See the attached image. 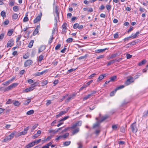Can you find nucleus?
<instances>
[{
  "instance_id": "1",
  "label": "nucleus",
  "mask_w": 148,
  "mask_h": 148,
  "mask_svg": "<svg viewBox=\"0 0 148 148\" xmlns=\"http://www.w3.org/2000/svg\"><path fill=\"white\" fill-rule=\"evenodd\" d=\"M29 128L30 127L29 126H28L27 127L25 128L23 131L18 133L16 137L19 136H21L25 135L27 133V131L29 129Z\"/></svg>"
},
{
  "instance_id": "2",
  "label": "nucleus",
  "mask_w": 148,
  "mask_h": 148,
  "mask_svg": "<svg viewBox=\"0 0 148 148\" xmlns=\"http://www.w3.org/2000/svg\"><path fill=\"white\" fill-rule=\"evenodd\" d=\"M134 79L132 77H130V78L127 79L125 82V84L126 86H128L131 83L133 82L134 81Z\"/></svg>"
},
{
  "instance_id": "3",
  "label": "nucleus",
  "mask_w": 148,
  "mask_h": 148,
  "mask_svg": "<svg viewBox=\"0 0 148 148\" xmlns=\"http://www.w3.org/2000/svg\"><path fill=\"white\" fill-rule=\"evenodd\" d=\"M135 123H132L131 125L132 131L134 133H136L138 130Z\"/></svg>"
},
{
  "instance_id": "4",
  "label": "nucleus",
  "mask_w": 148,
  "mask_h": 148,
  "mask_svg": "<svg viewBox=\"0 0 148 148\" xmlns=\"http://www.w3.org/2000/svg\"><path fill=\"white\" fill-rule=\"evenodd\" d=\"M18 85L17 83H14L11 84L8 87H6L7 91H9L11 90L12 88L17 86Z\"/></svg>"
},
{
  "instance_id": "5",
  "label": "nucleus",
  "mask_w": 148,
  "mask_h": 148,
  "mask_svg": "<svg viewBox=\"0 0 148 148\" xmlns=\"http://www.w3.org/2000/svg\"><path fill=\"white\" fill-rule=\"evenodd\" d=\"M14 41L12 39H10L8 42L6 47H12L14 44Z\"/></svg>"
},
{
  "instance_id": "6",
  "label": "nucleus",
  "mask_w": 148,
  "mask_h": 148,
  "mask_svg": "<svg viewBox=\"0 0 148 148\" xmlns=\"http://www.w3.org/2000/svg\"><path fill=\"white\" fill-rule=\"evenodd\" d=\"M33 63L32 60H26L24 63V66L27 67L31 65Z\"/></svg>"
},
{
  "instance_id": "7",
  "label": "nucleus",
  "mask_w": 148,
  "mask_h": 148,
  "mask_svg": "<svg viewBox=\"0 0 148 148\" xmlns=\"http://www.w3.org/2000/svg\"><path fill=\"white\" fill-rule=\"evenodd\" d=\"M95 119L97 121L93 126V128H95L96 127H98L100 123H101L99 121V120L98 118L96 117L95 118Z\"/></svg>"
},
{
  "instance_id": "8",
  "label": "nucleus",
  "mask_w": 148,
  "mask_h": 148,
  "mask_svg": "<svg viewBox=\"0 0 148 148\" xmlns=\"http://www.w3.org/2000/svg\"><path fill=\"white\" fill-rule=\"evenodd\" d=\"M69 109H67L66 110L60 112V113L56 116V117L58 118L60 116L62 115L63 114H66L68 111Z\"/></svg>"
},
{
  "instance_id": "9",
  "label": "nucleus",
  "mask_w": 148,
  "mask_h": 148,
  "mask_svg": "<svg viewBox=\"0 0 148 148\" xmlns=\"http://www.w3.org/2000/svg\"><path fill=\"white\" fill-rule=\"evenodd\" d=\"M35 142H32L29 143L25 147V148H30L32 147L35 145Z\"/></svg>"
},
{
  "instance_id": "10",
  "label": "nucleus",
  "mask_w": 148,
  "mask_h": 148,
  "mask_svg": "<svg viewBox=\"0 0 148 148\" xmlns=\"http://www.w3.org/2000/svg\"><path fill=\"white\" fill-rule=\"evenodd\" d=\"M46 46L45 45H41L40 48H39L38 53H39L42 51H43L46 49Z\"/></svg>"
},
{
  "instance_id": "11",
  "label": "nucleus",
  "mask_w": 148,
  "mask_h": 148,
  "mask_svg": "<svg viewBox=\"0 0 148 148\" xmlns=\"http://www.w3.org/2000/svg\"><path fill=\"white\" fill-rule=\"evenodd\" d=\"M40 25H38L36 28L35 29L33 33V35H36L39 32V30L40 29Z\"/></svg>"
},
{
  "instance_id": "12",
  "label": "nucleus",
  "mask_w": 148,
  "mask_h": 148,
  "mask_svg": "<svg viewBox=\"0 0 148 148\" xmlns=\"http://www.w3.org/2000/svg\"><path fill=\"white\" fill-rule=\"evenodd\" d=\"M41 15H38L37 16L34 21V23H36L37 22L40 21L41 18Z\"/></svg>"
},
{
  "instance_id": "13",
  "label": "nucleus",
  "mask_w": 148,
  "mask_h": 148,
  "mask_svg": "<svg viewBox=\"0 0 148 148\" xmlns=\"http://www.w3.org/2000/svg\"><path fill=\"white\" fill-rule=\"evenodd\" d=\"M34 89L32 88V87L31 86L29 88H27L25 89V90H23V92H30L32 91Z\"/></svg>"
},
{
  "instance_id": "14",
  "label": "nucleus",
  "mask_w": 148,
  "mask_h": 148,
  "mask_svg": "<svg viewBox=\"0 0 148 148\" xmlns=\"http://www.w3.org/2000/svg\"><path fill=\"white\" fill-rule=\"evenodd\" d=\"M47 70H45L41 72H37L35 74V76H40L41 75H43L45 73L47 72Z\"/></svg>"
},
{
  "instance_id": "15",
  "label": "nucleus",
  "mask_w": 148,
  "mask_h": 148,
  "mask_svg": "<svg viewBox=\"0 0 148 148\" xmlns=\"http://www.w3.org/2000/svg\"><path fill=\"white\" fill-rule=\"evenodd\" d=\"M55 32V29H53V30L52 32V35L50 36V38L49 39V40L48 41V43H51L52 42V41L53 39L54 38L53 37V34Z\"/></svg>"
},
{
  "instance_id": "16",
  "label": "nucleus",
  "mask_w": 148,
  "mask_h": 148,
  "mask_svg": "<svg viewBox=\"0 0 148 148\" xmlns=\"http://www.w3.org/2000/svg\"><path fill=\"white\" fill-rule=\"evenodd\" d=\"M54 12L56 16H59V11L58 10V7L57 6H55V7Z\"/></svg>"
},
{
  "instance_id": "17",
  "label": "nucleus",
  "mask_w": 148,
  "mask_h": 148,
  "mask_svg": "<svg viewBox=\"0 0 148 148\" xmlns=\"http://www.w3.org/2000/svg\"><path fill=\"white\" fill-rule=\"evenodd\" d=\"M139 33H140L139 32H137L134 34H132L131 36L133 38H135L138 36V35L139 34Z\"/></svg>"
},
{
  "instance_id": "18",
  "label": "nucleus",
  "mask_w": 148,
  "mask_h": 148,
  "mask_svg": "<svg viewBox=\"0 0 148 148\" xmlns=\"http://www.w3.org/2000/svg\"><path fill=\"white\" fill-rule=\"evenodd\" d=\"M147 62V61L145 60H143L140 62H139L138 64V66H141L143 65L144 64Z\"/></svg>"
},
{
  "instance_id": "19",
  "label": "nucleus",
  "mask_w": 148,
  "mask_h": 148,
  "mask_svg": "<svg viewBox=\"0 0 148 148\" xmlns=\"http://www.w3.org/2000/svg\"><path fill=\"white\" fill-rule=\"evenodd\" d=\"M16 133V131H14L12 133H11L10 134L9 136L10 138L11 139H12L13 137L14 136V135Z\"/></svg>"
},
{
  "instance_id": "20",
  "label": "nucleus",
  "mask_w": 148,
  "mask_h": 148,
  "mask_svg": "<svg viewBox=\"0 0 148 148\" xmlns=\"http://www.w3.org/2000/svg\"><path fill=\"white\" fill-rule=\"evenodd\" d=\"M108 116L107 115H106L104 116H102L101 119V120H99V121L101 123L102 122L105 120L108 117Z\"/></svg>"
},
{
  "instance_id": "21",
  "label": "nucleus",
  "mask_w": 148,
  "mask_h": 148,
  "mask_svg": "<svg viewBox=\"0 0 148 148\" xmlns=\"http://www.w3.org/2000/svg\"><path fill=\"white\" fill-rule=\"evenodd\" d=\"M11 140L9 136L5 137L4 139L3 140V142H6L10 140Z\"/></svg>"
},
{
  "instance_id": "22",
  "label": "nucleus",
  "mask_w": 148,
  "mask_h": 148,
  "mask_svg": "<svg viewBox=\"0 0 148 148\" xmlns=\"http://www.w3.org/2000/svg\"><path fill=\"white\" fill-rule=\"evenodd\" d=\"M79 128H77L75 130H74L72 132V134L73 135H74L77 134L79 131Z\"/></svg>"
},
{
  "instance_id": "23",
  "label": "nucleus",
  "mask_w": 148,
  "mask_h": 148,
  "mask_svg": "<svg viewBox=\"0 0 148 148\" xmlns=\"http://www.w3.org/2000/svg\"><path fill=\"white\" fill-rule=\"evenodd\" d=\"M91 97H92L91 95L90 94L88 95H86L85 97H84L83 98V100H86L90 98Z\"/></svg>"
},
{
  "instance_id": "24",
  "label": "nucleus",
  "mask_w": 148,
  "mask_h": 148,
  "mask_svg": "<svg viewBox=\"0 0 148 148\" xmlns=\"http://www.w3.org/2000/svg\"><path fill=\"white\" fill-rule=\"evenodd\" d=\"M1 15L3 18H5L6 16L5 11L4 10L2 11L1 13Z\"/></svg>"
},
{
  "instance_id": "25",
  "label": "nucleus",
  "mask_w": 148,
  "mask_h": 148,
  "mask_svg": "<svg viewBox=\"0 0 148 148\" xmlns=\"http://www.w3.org/2000/svg\"><path fill=\"white\" fill-rule=\"evenodd\" d=\"M71 143V141H66L63 142V145L65 146H68Z\"/></svg>"
},
{
  "instance_id": "26",
  "label": "nucleus",
  "mask_w": 148,
  "mask_h": 148,
  "mask_svg": "<svg viewBox=\"0 0 148 148\" xmlns=\"http://www.w3.org/2000/svg\"><path fill=\"white\" fill-rule=\"evenodd\" d=\"M34 42V40H32L29 44L28 47L30 48L32 47Z\"/></svg>"
},
{
  "instance_id": "27",
  "label": "nucleus",
  "mask_w": 148,
  "mask_h": 148,
  "mask_svg": "<svg viewBox=\"0 0 148 148\" xmlns=\"http://www.w3.org/2000/svg\"><path fill=\"white\" fill-rule=\"evenodd\" d=\"M107 49V48H105L103 49H97V50H96V51L95 52L96 53H101V52H103V51H104L106 50Z\"/></svg>"
},
{
  "instance_id": "28",
  "label": "nucleus",
  "mask_w": 148,
  "mask_h": 148,
  "mask_svg": "<svg viewBox=\"0 0 148 148\" xmlns=\"http://www.w3.org/2000/svg\"><path fill=\"white\" fill-rule=\"evenodd\" d=\"M48 131L49 133H52L53 134H55L58 132V131L56 130H48Z\"/></svg>"
},
{
  "instance_id": "29",
  "label": "nucleus",
  "mask_w": 148,
  "mask_h": 148,
  "mask_svg": "<svg viewBox=\"0 0 148 148\" xmlns=\"http://www.w3.org/2000/svg\"><path fill=\"white\" fill-rule=\"evenodd\" d=\"M106 8L107 10L109 11H110L111 8V6L110 5H106Z\"/></svg>"
},
{
  "instance_id": "30",
  "label": "nucleus",
  "mask_w": 148,
  "mask_h": 148,
  "mask_svg": "<svg viewBox=\"0 0 148 148\" xmlns=\"http://www.w3.org/2000/svg\"><path fill=\"white\" fill-rule=\"evenodd\" d=\"M34 112V111L33 110H30L27 112V114L28 115H29L33 114Z\"/></svg>"
},
{
  "instance_id": "31",
  "label": "nucleus",
  "mask_w": 148,
  "mask_h": 148,
  "mask_svg": "<svg viewBox=\"0 0 148 148\" xmlns=\"http://www.w3.org/2000/svg\"><path fill=\"white\" fill-rule=\"evenodd\" d=\"M31 102V99H29L26 100L24 102V104L25 105H27Z\"/></svg>"
},
{
  "instance_id": "32",
  "label": "nucleus",
  "mask_w": 148,
  "mask_h": 148,
  "mask_svg": "<svg viewBox=\"0 0 148 148\" xmlns=\"http://www.w3.org/2000/svg\"><path fill=\"white\" fill-rule=\"evenodd\" d=\"M82 121H79L77 122L75 124L77 126H80L81 125Z\"/></svg>"
},
{
  "instance_id": "33",
  "label": "nucleus",
  "mask_w": 148,
  "mask_h": 148,
  "mask_svg": "<svg viewBox=\"0 0 148 148\" xmlns=\"http://www.w3.org/2000/svg\"><path fill=\"white\" fill-rule=\"evenodd\" d=\"M104 78V76H103V75H100L99 77L98 78L97 81L98 82L100 81L101 80Z\"/></svg>"
},
{
  "instance_id": "34",
  "label": "nucleus",
  "mask_w": 148,
  "mask_h": 148,
  "mask_svg": "<svg viewBox=\"0 0 148 148\" xmlns=\"http://www.w3.org/2000/svg\"><path fill=\"white\" fill-rule=\"evenodd\" d=\"M115 62V60H110L108 62L107 64V66H108L110 65L111 64H113Z\"/></svg>"
},
{
  "instance_id": "35",
  "label": "nucleus",
  "mask_w": 148,
  "mask_h": 148,
  "mask_svg": "<svg viewBox=\"0 0 148 148\" xmlns=\"http://www.w3.org/2000/svg\"><path fill=\"white\" fill-rule=\"evenodd\" d=\"M117 90H116V88L115 89V90L114 91L111 92L110 93V96H113L114 95V94L116 93Z\"/></svg>"
},
{
  "instance_id": "36",
  "label": "nucleus",
  "mask_w": 148,
  "mask_h": 148,
  "mask_svg": "<svg viewBox=\"0 0 148 148\" xmlns=\"http://www.w3.org/2000/svg\"><path fill=\"white\" fill-rule=\"evenodd\" d=\"M88 54H86L84 56H81L78 58V59L79 60H81L86 58L88 56Z\"/></svg>"
},
{
  "instance_id": "37",
  "label": "nucleus",
  "mask_w": 148,
  "mask_h": 148,
  "mask_svg": "<svg viewBox=\"0 0 148 148\" xmlns=\"http://www.w3.org/2000/svg\"><path fill=\"white\" fill-rule=\"evenodd\" d=\"M59 16H56L55 17V25H56L57 22H58V20L59 18Z\"/></svg>"
},
{
  "instance_id": "38",
  "label": "nucleus",
  "mask_w": 148,
  "mask_h": 148,
  "mask_svg": "<svg viewBox=\"0 0 148 148\" xmlns=\"http://www.w3.org/2000/svg\"><path fill=\"white\" fill-rule=\"evenodd\" d=\"M11 83V82H10V80H9L5 82H3L2 84L4 85H7Z\"/></svg>"
},
{
  "instance_id": "39",
  "label": "nucleus",
  "mask_w": 148,
  "mask_h": 148,
  "mask_svg": "<svg viewBox=\"0 0 148 148\" xmlns=\"http://www.w3.org/2000/svg\"><path fill=\"white\" fill-rule=\"evenodd\" d=\"M48 83L47 80H45L44 81L42 82L41 84L42 86H44L46 85Z\"/></svg>"
},
{
  "instance_id": "40",
  "label": "nucleus",
  "mask_w": 148,
  "mask_h": 148,
  "mask_svg": "<svg viewBox=\"0 0 148 148\" xmlns=\"http://www.w3.org/2000/svg\"><path fill=\"white\" fill-rule=\"evenodd\" d=\"M38 124H35L32 127L31 129V132H32L38 126Z\"/></svg>"
},
{
  "instance_id": "41",
  "label": "nucleus",
  "mask_w": 148,
  "mask_h": 148,
  "mask_svg": "<svg viewBox=\"0 0 148 148\" xmlns=\"http://www.w3.org/2000/svg\"><path fill=\"white\" fill-rule=\"evenodd\" d=\"M13 104L14 106H18L20 104V103L18 101H15L13 103Z\"/></svg>"
},
{
  "instance_id": "42",
  "label": "nucleus",
  "mask_w": 148,
  "mask_h": 148,
  "mask_svg": "<svg viewBox=\"0 0 148 148\" xmlns=\"http://www.w3.org/2000/svg\"><path fill=\"white\" fill-rule=\"evenodd\" d=\"M118 127L117 125H113L112 126V128L113 130H116Z\"/></svg>"
},
{
  "instance_id": "43",
  "label": "nucleus",
  "mask_w": 148,
  "mask_h": 148,
  "mask_svg": "<svg viewBox=\"0 0 148 148\" xmlns=\"http://www.w3.org/2000/svg\"><path fill=\"white\" fill-rule=\"evenodd\" d=\"M116 78V75L113 76L110 78V81L113 82L114 81L115 79Z\"/></svg>"
},
{
  "instance_id": "44",
  "label": "nucleus",
  "mask_w": 148,
  "mask_h": 148,
  "mask_svg": "<svg viewBox=\"0 0 148 148\" xmlns=\"http://www.w3.org/2000/svg\"><path fill=\"white\" fill-rule=\"evenodd\" d=\"M13 32V31L12 30L10 29L8 31V35L9 36H11Z\"/></svg>"
},
{
  "instance_id": "45",
  "label": "nucleus",
  "mask_w": 148,
  "mask_h": 148,
  "mask_svg": "<svg viewBox=\"0 0 148 148\" xmlns=\"http://www.w3.org/2000/svg\"><path fill=\"white\" fill-rule=\"evenodd\" d=\"M13 10L15 12H17L18 10V7L17 6H15L13 8Z\"/></svg>"
},
{
  "instance_id": "46",
  "label": "nucleus",
  "mask_w": 148,
  "mask_h": 148,
  "mask_svg": "<svg viewBox=\"0 0 148 148\" xmlns=\"http://www.w3.org/2000/svg\"><path fill=\"white\" fill-rule=\"evenodd\" d=\"M77 93H74L72 94L69 95V96L71 97L72 99H73L75 97Z\"/></svg>"
},
{
  "instance_id": "47",
  "label": "nucleus",
  "mask_w": 148,
  "mask_h": 148,
  "mask_svg": "<svg viewBox=\"0 0 148 148\" xmlns=\"http://www.w3.org/2000/svg\"><path fill=\"white\" fill-rule=\"evenodd\" d=\"M136 43V41H133L132 42H130V43L128 44L127 45H129L130 46L132 45H135Z\"/></svg>"
},
{
  "instance_id": "48",
  "label": "nucleus",
  "mask_w": 148,
  "mask_h": 148,
  "mask_svg": "<svg viewBox=\"0 0 148 148\" xmlns=\"http://www.w3.org/2000/svg\"><path fill=\"white\" fill-rule=\"evenodd\" d=\"M79 24L76 23L74 24L73 26V28L74 29H76L78 28L79 27Z\"/></svg>"
},
{
  "instance_id": "49",
  "label": "nucleus",
  "mask_w": 148,
  "mask_h": 148,
  "mask_svg": "<svg viewBox=\"0 0 148 148\" xmlns=\"http://www.w3.org/2000/svg\"><path fill=\"white\" fill-rule=\"evenodd\" d=\"M18 15L16 14H14L12 16V18L13 19H16L17 18Z\"/></svg>"
},
{
  "instance_id": "50",
  "label": "nucleus",
  "mask_w": 148,
  "mask_h": 148,
  "mask_svg": "<svg viewBox=\"0 0 148 148\" xmlns=\"http://www.w3.org/2000/svg\"><path fill=\"white\" fill-rule=\"evenodd\" d=\"M43 56L41 55L39 56L38 58V60L40 62H41V61L43 60Z\"/></svg>"
},
{
  "instance_id": "51",
  "label": "nucleus",
  "mask_w": 148,
  "mask_h": 148,
  "mask_svg": "<svg viewBox=\"0 0 148 148\" xmlns=\"http://www.w3.org/2000/svg\"><path fill=\"white\" fill-rule=\"evenodd\" d=\"M117 55H118V54L117 53L112 54V55H111V56L110 57V58H115V57H116L117 56Z\"/></svg>"
},
{
  "instance_id": "52",
  "label": "nucleus",
  "mask_w": 148,
  "mask_h": 148,
  "mask_svg": "<svg viewBox=\"0 0 148 148\" xmlns=\"http://www.w3.org/2000/svg\"><path fill=\"white\" fill-rule=\"evenodd\" d=\"M69 133H66L65 134H64L62 136V138H66V137L69 136Z\"/></svg>"
},
{
  "instance_id": "53",
  "label": "nucleus",
  "mask_w": 148,
  "mask_h": 148,
  "mask_svg": "<svg viewBox=\"0 0 148 148\" xmlns=\"http://www.w3.org/2000/svg\"><path fill=\"white\" fill-rule=\"evenodd\" d=\"M120 131L121 132H124L125 131V128L123 127H121L120 128Z\"/></svg>"
},
{
  "instance_id": "54",
  "label": "nucleus",
  "mask_w": 148,
  "mask_h": 148,
  "mask_svg": "<svg viewBox=\"0 0 148 148\" xmlns=\"http://www.w3.org/2000/svg\"><path fill=\"white\" fill-rule=\"evenodd\" d=\"M73 40V39L72 38H68L66 40V42H67L70 43Z\"/></svg>"
},
{
  "instance_id": "55",
  "label": "nucleus",
  "mask_w": 148,
  "mask_h": 148,
  "mask_svg": "<svg viewBox=\"0 0 148 148\" xmlns=\"http://www.w3.org/2000/svg\"><path fill=\"white\" fill-rule=\"evenodd\" d=\"M77 4L76 3H73L71 4V6L74 8H77Z\"/></svg>"
},
{
  "instance_id": "56",
  "label": "nucleus",
  "mask_w": 148,
  "mask_h": 148,
  "mask_svg": "<svg viewBox=\"0 0 148 148\" xmlns=\"http://www.w3.org/2000/svg\"><path fill=\"white\" fill-rule=\"evenodd\" d=\"M5 34L4 33H2L0 35V40H2Z\"/></svg>"
},
{
  "instance_id": "57",
  "label": "nucleus",
  "mask_w": 148,
  "mask_h": 148,
  "mask_svg": "<svg viewBox=\"0 0 148 148\" xmlns=\"http://www.w3.org/2000/svg\"><path fill=\"white\" fill-rule=\"evenodd\" d=\"M61 46V45L60 44H58L55 47V49L56 50H58L60 48Z\"/></svg>"
},
{
  "instance_id": "58",
  "label": "nucleus",
  "mask_w": 148,
  "mask_h": 148,
  "mask_svg": "<svg viewBox=\"0 0 148 148\" xmlns=\"http://www.w3.org/2000/svg\"><path fill=\"white\" fill-rule=\"evenodd\" d=\"M21 37L22 36L21 35H18L17 38L16 39V42H18L20 40Z\"/></svg>"
},
{
  "instance_id": "59",
  "label": "nucleus",
  "mask_w": 148,
  "mask_h": 148,
  "mask_svg": "<svg viewBox=\"0 0 148 148\" xmlns=\"http://www.w3.org/2000/svg\"><path fill=\"white\" fill-rule=\"evenodd\" d=\"M28 18L27 16H25L23 18V22H26L28 21Z\"/></svg>"
},
{
  "instance_id": "60",
  "label": "nucleus",
  "mask_w": 148,
  "mask_h": 148,
  "mask_svg": "<svg viewBox=\"0 0 148 148\" xmlns=\"http://www.w3.org/2000/svg\"><path fill=\"white\" fill-rule=\"evenodd\" d=\"M124 87V86L123 85H121V86H119L117 87L116 88V90H118L122 89V88H123Z\"/></svg>"
},
{
  "instance_id": "61",
  "label": "nucleus",
  "mask_w": 148,
  "mask_h": 148,
  "mask_svg": "<svg viewBox=\"0 0 148 148\" xmlns=\"http://www.w3.org/2000/svg\"><path fill=\"white\" fill-rule=\"evenodd\" d=\"M131 38H132L131 36H130L127 37L125 38L123 40L125 41H127L129 40Z\"/></svg>"
},
{
  "instance_id": "62",
  "label": "nucleus",
  "mask_w": 148,
  "mask_h": 148,
  "mask_svg": "<svg viewBox=\"0 0 148 148\" xmlns=\"http://www.w3.org/2000/svg\"><path fill=\"white\" fill-rule=\"evenodd\" d=\"M67 25V24L66 23H64L62 26V27L63 29H66V26Z\"/></svg>"
},
{
  "instance_id": "63",
  "label": "nucleus",
  "mask_w": 148,
  "mask_h": 148,
  "mask_svg": "<svg viewBox=\"0 0 148 148\" xmlns=\"http://www.w3.org/2000/svg\"><path fill=\"white\" fill-rule=\"evenodd\" d=\"M9 21L8 20H7L6 21H5L3 23V24L5 25H8V23H9Z\"/></svg>"
},
{
  "instance_id": "64",
  "label": "nucleus",
  "mask_w": 148,
  "mask_h": 148,
  "mask_svg": "<svg viewBox=\"0 0 148 148\" xmlns=\"http://www.w3.org/2000/svg\"><path fill=\"white\" fill-rule=\"evenodd\" d=\"M95 108V106L94 105H92L90 106L89 109L91 110H92Z\"/></svg>"
}]
</instances>
